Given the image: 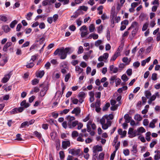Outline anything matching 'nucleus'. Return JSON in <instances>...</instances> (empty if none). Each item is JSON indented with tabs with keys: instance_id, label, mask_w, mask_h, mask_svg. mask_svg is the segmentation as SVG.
Wrapping results in <instances>:
<instances>
[{
	"instance_id": "1",
	"label": "nucleus",
	"mask_w": 160,
	"mask_h": 160,
	"mask_svg": "<svg viewBox=\"0 0 160 160\" xmlns=\"http://www.w3.org/2000/svg\"><path fill=\"white\" fill-rule=\"evenodd\" d=\"M70 49L69 48H64L62 47L60 48L57 49L54 52L55 55L58 54L60 57L61 59H65L67 56V54L69 52Z\"/></svg>"
},
{
	"instance_id": "2",
	"label": "nucleus",
	"mask_w": 160,
	"mask_h": 160,
	"mask_svg": "<svg viewBox=\"0 0 160 160\" xmlns=\"http://www.w3.org/2000/svg\"><path fill=\"white\" fill-rule=\"evenodd\" d=\"M65 119L67 120L68 125L70 128H74L78 124V121L75 120V118L73 116L68 115L66 117Z\"/></svg>"
},
{
	"instance_id": "3",
	"label": "nucleus",
	"mask_w": 160,
	"mask_h": 160,
	"mask_svg": "<svg viewBox=\"0 0 160 160\" xmlns=\"http://www.w3.org/2000/svg\"><path fill=\"white\" fill-rule=\"evenodd\" d=\"M93 159L96 160V159H99L100 158V154L98 155L99 152L100 151V146L97 145L94 146L93 148Z\"/></svg>"
},
{
	"instance_id": "4",
	"label": "nucleus",
	"mask_w": 160,
	"mask_h": 160,
	"mask_svg": "<svg viewBox=\"0 0 160 160\" xmlns=\"http://www.w3.org/2000/svg\"><path fill=\"white\" fill-rule=\"evenodd\" d=\"M89 95L90 96L89 101L91 102H93L94 100V95L96 98H100V92H96L94 94L92 91L89 92Z\"/></svg>"
},
{
	"instance_id": "5",
	"label": "nucleus",
	"mask_w": 160,
	"mask_h": 160,
	"mask_svg": "<svg viewBox=\"0 0 160 160\" xmlns=\"http://www.w3.org/2000/svg\"><path fill=\"white\" fill-rule=\"evenodd\" d=\"M88 27L85 25H83L80 28L81 32V36L82 38H84L88 35L89 32H88Z\"/></svg>"
},
{
	"instance_id": "6",
	"label": "nucleus",
	"mask_w": 160,
	"mask_h": 160,
	"mask_svg": "<svg viewBox=\"0 0 160 160\" xmlns=\"http://www.w3.org/2000/svg\"><path fill=\"white\" fill-rule=\"evenodd\" d=\"M91 108L95 107V111L97 112H100V100L98 99L96 100V102L94 103H92L91 104L90 106Z\"/></svg>"
},
{
	"instance_id": "7",
	"label": "nucleus",
	"mask_w": 160,
	"mask_h": 160,
	"mask_svg": "<svg viewBox=\"0 0 160 160\" xmlns=\"http://www.w3.org/2000/svg\"><path fill=\"white\" fill-rule=\"evenodd\" d=\"M40 87H42V89L41 90L40 92V95L41 97H43L46 93V92L48 89V87L46 85H44L43 84L39 85Z\"/></svg>"
},
{
	"instance_id": "8",
	"label": "nucleus",
	"mask_w": 160,
	"mask_h": 160,
	"mask_svg": "<svg viewBox=\"0 0 160 160\" xmlns=\"http://www.w3.org/2000/svg\"><path fill=\"white\" fill-rule=\"evenodd\" d=\"M123 46H120L118 48L116 51L115 52L113 56L112 57L110 60L115 61L118 56L120 55V50H122Z\"/></svg>"
},
{
	"instance_id": "9",
	"label": "nucleus",
	"mask_w": 160,
	"mask_h": 160,
	"mask_svg": "<svg viewBox=\"0 0 160 160\" xmlns=\"http://www.w3.org/2000/svg\"><path fill=\"white\" fill-rule=\"evenodd\" d=\"M102 119H104L107 121L109 125H111V122L110 121V120L113 119V115L112 114H109V115H106L103 116L102 118Z\"/></svg>"
},
{
	"instance_id": "10",
	"label": "nucleus",
	"mask_w": 160,
	"mask_h": 160,
	"mask_svg": "<svg viewBox=\"0 0 160 160\" xmlns=\"http://www.w3.org/2000/svg\"><path fill=\"white\" fill-rule=\"evenodd\" d=\"M24 110L23 107H20L18 108H15L12 109L10 112L11 114H15L18 113L22 112Z\"/></svg>"
},
{
	"instance_id": "11",
	"label": "nucleus",
	"mask_w": 160,
	"mask_h": 160,
	"mask_svg": "<svg viewBox=\"0 0 160 160\" xmlns=\"http://www.w3.org/2000/svg\"><path fill=\"white\" fill-rule=\"evenodd\" d=\"M106 123H105L106 120L104 119H101V124L102 125V128L103 129H106L108 128L111 126L108 123L107 121H106Z\"/></svg>"
},
{
	"instance_id": "12",
	"label": "nucleus",
	"mask_w": 160,
	"mask_h": 160,
	"mask_svg": "<svg viewBox=\"0 0 160 160\" xmlns=\"http://www.w3.org/2000/svg\"><path fill=\"white\" fill-rule=\"evenodd\" d=\"M81 150L80 149H71L69 151V153L73 155H78L80 152Z\"/></svg>"
},
{
	"instance_id": "13",
	"label": "nucleus",
	"mask_w": 160,
	"mask_h": 160,
	"mask_svg": "<svg viewBox=\"0 0 160 160\" xmlns=\"http://www.w3.org/2000/svg\"><path fill=\"white\" fill-rule=\"evenodd\" d=\"M70 142L69 141H64L62 142V147L63 149H66L68 147L70 146Z\"/></svg>"
},
{
	"instance_id": "14",
	"label": "nucleus",
	"mask_w": 160,
	"mask_h": 160,
	"mask_svg": "<svg viewBox=\"0 0 160 160\" xmlns=\"http://www.w3.org/2000/svg\"><path fill=\"white\" fill-rule=\"evenodd\" d=\"M81 109L79 107H77L74 108L71 112L72 113L75 114L76 116L79 115Z\"/></svg>"
},
{
	"instance_id": "15",
	"label": "nucleus",
	"mask_w": 160,
	"mask_h": 160,
	"mask_svg": "<svg viewBox=\"0 0 160 160\" xmlns=\"http://www.w3.org/2000/svg\"><path fill=\"white\" fill-rule=\"evenodd\" d=\"M138 30H137V29H134L132 31L131 33V35H130L129 37V38L131 40H132L136 35Z\"/></svg>"
},
{
	"instance_id": "16",
	"label": "nucleus",
	"mask_w": 160,
	"mask_h": 160,
	"mask_svg": "<svg viewBox=\"0 0 160 160\" xmlns=\"http://www.w3.org/2000/svg\"><path fill=\"white\" fill-rule=\"evenodd\" d=\"M11 76V74L10 73L5 75L2 80V82L4 83L8 81Z\"/></svg>"
},
{
	"instance_id": "17",
	"label": "nucleus",
	"mask_w": 160,
	"mask_h": 160,
	"mask_svg": "<svg viewBox=\"0 0 160 160\" xmlns=\"http://www.w3.org/2000/svg\"><path fill=\"white\" fill-rule=\"evenodd\" d=\"M83 71V69L81 68L79 66H75V71L77 73H78V74H80L81 73H82V74Z\"/></svg>"
},
{
	"instance_id": "18",
	"label": "nucleus",
	"mask_w": 160,
	"mask_h": 160,
	"mask_svg": "<svg viewBox=\"0 0 160 160\" xmlns=\"http://www.w3.org/2000/svg\"><path fill=\"white\" fill-rule=\"evenodd\" d=\"M20 105L23 108H27L30 105V104L26 102V101L25 100H24L21 103Z\"/></svg>"
},
{
	"instance_id": "19",
	"label": "nucleus",
	"mask_w": 160,
	"mask_h": 160,
	"mask_svg": "<svg viewBox=\"0 0 160 160\" xmlns=\"http://www.w3.org/2000/svg\"><path fill=\"white\" fill-rule=\"evenodd\" d=\"M45 72L43 70L40 71L36 74V76L37 77L41 78L44 75Z\"/></svg>"
},
{
	"instance_id": "20",
	"label": "nucleus",
	"mask_w": 160,
	"mask_h": 160,
	"mask_svg": "<svg viewBox=\"0 0 160 160\" xmlns=\"http://www.w3.org/2000/svg\"><path fill=\"white\" fill-rule=\"evenodd\" d=\"M109 68L110 71L112 72L113 73L117 72L118 70V68L116 67H114L113 65L110 66Z\"/></svg>"
},
{
	"instance_id": "21",
	"label": "nucleus",
	"mask_w": 160,
	"mask_h": 160,
	"mask_svg": "<svg viewBox=\"0 0 160 160\" xmlns=\"http://www.w3.org/2000/svg\"><path fill=\"white\" fill-rule=\"evenodd\" d=\"M2 28L6 33L9 32L11 30V29L9 27L8 25H3L2 27Z\"/></svg>"
},
{
	"instance_id": "22",
	"label": "nucleus",
	"mask_w": 160,
	"mask_h": 160,
	"mask_svg": "<svg viewBox=\"0 0 160 160\" xmlns=\"http://www.w3.org/2000/svg\"><path fill=\"white\" fill-rule=\"evenodd\" d=\"M131 27L134 28V29H137L138 30L139 25L138 23L136 22H133L131 24Z\"/></svg>"
},
{
	"instance_id": "23",
	"label": "nucleus",
	"mask_w": 160,
	"mask_h": 160,
	"mask_svg": "<svg viewBox=\"0 0 160 160\" xmlns=\"http://www.w3.org/2000/svg\"><path fill=\"white\" fill-rule=\"evenodd\" d=\"M124 118L125 120V122L129 123L130 122L132 118L131 117H130L128 114H126L125 115Z\"/></svg>"
},
{
	"instance_id": "24",
	"label": "nucleus",
	"mask_w": 160,
	"mask_h": 160,
	"mask_svg": "<svg viewBox=\"0 0 160 160\" xmlns=\"http://www.w3.org/2000/svg\"><path fill=\"white\" fill-rule=\"evenodd\" d=\"M109 54L108 53H105L102 56H101V62L103 61L104 59L106 60L108 57Z\"/></svg>"
},
{
	"instance_id": "25",
	"label": "nucleus",
	"mask_w": 160,
	"mask_h": 160,
	"mask_svg": "<svg viewBox=\"0 0 160 160\" xmlns=\"http://www.w3.org/2000/svg\"><path fill=\"white\" fill-rule=\"evenodd\" d=\"M139 135L138 130H135L133 131V134L132 135L129 136V137L130 138H133L137 135Z\"/></svg>"
},
{
	"instance_id": "26",
	"label": "nucleus",
	"mask_w": 160,
	"mask_h": 160,
	"mask_svg": "<svg viewBox=\"0 0 160 160\" xmlns=\"http://www.w3.org/2000/svg\"><path fill=\"white\" fill-rule=\"evenodd\" d=\"M50 135L52 139L53 140H54L56 139L57 136L56 132H52L50 133Z\"/></svg>"
},
{
	"instance_id": "27",
	"label": "nucleus",
	"mask_w": 160,
	"mask_h": 160,
	"mask_svg": "<svg viewBox=\"0 0 160 160\" xmlns=\"http://www.w3.org/2000/svg\"><path fill=\"white\" fill-rule=\"evenodd\" d=\"M92 38L94 39H97L98 38V35L96 34H91L88 37V38L91 39Z\"/></svg>"
},
{
	"instance_id": "28",
	"label": "nucleus",
	"mask_w": 160,
	"mask_h": 160,
	"mask_svg": "<svg viewBox=\"0 0 160 160\" xmlns=\"http://www.w3.org/2000/svg\"><path fill=\"white\" fill-rule=\"evenodd\" d=\"M151 134V132H147L146 133V139L147 140L148 142L150 141L151 140L150 139V135Z\"/></svg>"
},
{
	"instance_id": "29",
	"label": "nucleus",
	"mask_w": 160,
	"mask_h": 160,
	"mask_svg": "<svg viewBox=\"0 0 160 160\" xmlns=\"http://www.w3.org/2000/svg\"><path fill=\"white\" fill-rule=\"evenodd\" d=\"M0 20L5 22L8 21V18L7 17L4 15H0Z\"/></svg>"
},
{
	"instance_id": "30",
	"label": "nucleus",
	"mask_w": 160,
	"mask_h": 160,
	"mask_svg": "<svg viewBox=\"0 0 160 160\" xmlns=\"http://www.w3.org/2000/svg\"><path fill=\"white\" fill-rule=\"evenodd\" d=\"M89 29L90 32H93L95 29V27L94 24H91L89 26Z\"/></svg>"
},
{
	"instance_id": "31",
	"label": "nucleus",
	"mask_w": 160,
	"mask_h": 160,
	"mask_svg": "<svg viewBox=\"0 0 160 160\" xmlns=\"http://www.w3.org/2000/svg\"><path fill=\"white\" fill-rule=\"evenodd\" d=\"M88 9V7L84 6H80L79 7V9L78 10V11L79 12V11L81 10H82L84 11H86Z\"/></svg>"
},
{
	"instance_id": "32",
	"label": "nucleus",
	"mask_w": 160,
	"mask_h": 160,
	"mask_svg": "<svg viewBox=\"0 0 160 160\" xmlns=\"http://www.w3.org/2000/svg\"><path fill=\"white\" fill-rule=\"evenodd\" d=\"M71 100L73 104H78V100L77 99L74 98L72 97H71Z\"/></svg>"
},
{
	"instance_id": "33",
	"label": "nucleus",
	"mask_w": 160,
	"mask_h": 160,
	"mask_svg": "<svg viewBox=\"0 0 160 160\" xmlns=\"http://www.w3.org/2000/svg\"><path fill=\"white\" fill-rule=\"evenodd\" d=\"M18 22L16 20H14L12 21L10 23V26L12 28H13L17 24Z\"/></svg>"
},
{
	"instance_id": "34",
	"label": "nucleus",
	"mask_w": 160,
	"mask_h": 160,
	"mask_svg": "<svg viewBox=\"0 0 160 160\" xmlns=\"http://www.w3.org/2000/svg\"><path fill=\"white\" fill-rule=\"evenodd\" d=\"M110 104L109 102L107 103L102 108V110L105 111L107 110L108 108L110 107Z\"/></svg>"
},
{
	"instance_id": "35",
	"label": "nucleus",
	"mask_w": 160,
	"mask_h": 160,
	"mask_svg": "<svg viewBox=\"0 0 160 160\" xmlns=\"http://www.w3.org/2000/svg\"><path fill=\"white\" fill-rule=\"evenodd\" d=\"M33 13L31 12H29L26 15V18L28 20H31V17L32 16Z\"/></svg>"
},
{
	"instance_id": "36",
	"label": "nucleus",
	"mask_w": 160,
	"mask_h": 160,
	"mask_svg": "<svg viewBox=\"0 0 160 160\" xmlns=\"http://www.w3.org/2000/svg\"><path fill=\"white\" fill-rule=\"evenodd\" d=\"M85 94L83 92H81L79 93L78 95V98H84L85 97Z\"/></svg>"
},
{
	"instance_id": "37",
	"label": "nucleus",
	"mask_w": 160,
	"mask_h": 160,
	"mask_svg": "<svg viewBox=\"0 0 160 160\" xmlns=\"http://www.w3.org/2000/svg\"><path fill=\"white\" fill-rule=\"evenodd\" d=\"M134 118L135 119L137 120V121H140L142 120V118L140 115L137 114L135 116Z\"/></svg>"
},
{
	"instance_id": "38",
	"label": "nucleus",
	"mask_w": 160,
	"mask_h": 160,
	"mask_svg": "<svg viewBox=\"0 0 160 160\" xmlns=\"http://www.w3.org/2000/svg\"><path fill=\"white\" fill-rule=\"evenodd\" d=\"M139 133L144 132H146L145 129L143 127H141L138 129Z\"/></svg>"
},
{
	"instance_id": "39",
	"label": "nucleus",
	"mask_w": 160,
	"mask_h": 160,
	"mask_svg": "<svg viewBox=\"0 0 160 160\" xmlns=\"http://www.w3.org/2000/svg\"><path fill=\"white\" fill-rule=\"evenodd\" d=\"M132 149H131V151L134 153H136L137 152V146L135 145H134L132 146Z\"/></svg>"
},
{
	"instance_id": "40",
	"label": "nucleus",
	"mask_w": 160,
	"mask_h": 160,
	"mask_svg": "<svg viewBox=\"0 0 160 160\" xmlns=\"http://www.w3.org/2000/svg\"><path fill=\"white\" fill-rule=\"evenodd\" d=\"M121 79L124 82H126L128 79V78L125 74H123L122 77Z\"/></svg>"
},
{
	"instance_id": "41",
	"label": "nucleus",
	"mask_w": 160,
	"mask_h": 160,
	"mask_svg": "<svg viewBox=\"0 0 160 160\" xmlns=\"http://www.w3.org/2000/svg\"><path fill=\"white\" fill-rule=\"evenodd\" d=\"M78 132L76 131H73L72 133V136L73 138L77 137L78 136Z\"/></svg>"
},
{
	"instance_id": "42",
	"label": "nucleus",
	"mask_w": 160,
	"mask_h": 160,
	"mask_svg": "<svg viewBox=\"0 0 160 160\" xmlns=\"http://www.w3.org/2000/svg\"><path fill=\"white\" fill-rule=\"evenodd\" d=\"M39 80L37 78H35L32 81V84L33 85H35L38 83Z\"/></svg>"
},
{
	"instance_id": "43",
	"label": "nucleus",
	"mask_w": 160,
	"mask_h": 160,
	"mask_svg": "<svg viewBox=\"0 0 160 160\" xmlns=\"http://www.w3.org/2000/svg\"><path fill=\"white\" fill-rule=\"evenodd\" d=\"M145 96L146 98L148 99L149 98L150 96L151 95V92L148 91H146L145 92Z\"/></svg>"
},
{
	"instance_id": "44",
	"label": "nucleus",
	"mask_w": 160,
	"mask_h": 160,
	"mask_svg": "<svg viewBox=\"0 0 160 160\" xmlns=\"http://www.w3.org/2000/svg\"><path fill=\"white\" fill-rule=\"evenodd\" d=\"M34 134L35 136L38 137L39 138H41V134L40 133L37 131H35L34 132Z\"/></svg>"
},
{
	"instance_id": "45",
	"label": "nucleus",
	"mask_w": 160,
	"mask_h": 160,
	"mask_svg": "<svg viewBox=\"0 0 160 160\" xmlns=\"http://www.w3.org/2000/svg\"><path fill=\"white\" fill-rule=\"evenodd\" d=\"M70 76L71 74L69 73L66 74L65 76V81L66 82H67L70 78Z\"/></svg>"
},
{
	"instance_id": "46",
	"label": "nucleus",
	"mask_w": 160,
	"mask_h": 160,
	"mask_svg": "<svg viewBox=\"0 0 160 160\" xmlns=\"http://www.w3.org/2000/svg\"><path fill=\"white\" fill-rule=\"evenodd\" d=\"M58 1L63 2V5L67 4L69 3V0H58Z\"/></svg>"
},
{
	"instance_id": "47",
	"label": "nucleus",
	"mask_w": 160,
	"mask_h": 160,
	"mask_svg": "<svg viewBox=\"0 0 160 160\" xmlns=\"http://www.w3.org/2000/svg\"><path fill=\"white\" fill-rule=\"evenodd\" d=\"M60 158L61 159H62L64 158V154L63 151H60L59 152Z\"/></svg>"
},
{
	"instance_id": "48",
	"label": "nucleus",
	"mask_w": 160,
	"mask_h": 160,
	"mask_svg": "<svg viewBox=\"0 0 160 160\" xmlns=\"http://www.w3.org/2000/svg\"><path fill=\"white\" fill-rule=\"evenodd\" d=\"M34 65V64L32 62H31L30 63L26 65V67L28 68H31Z\"/></svg>"
},
{
	"instance_id": "49",
	"label": "nucleus",
	"mask_w": 160,
	"mask_h": 160,
	"mask_svg": "<svg viewBox=\"0 0 160 160\" xmlns=\"http://www.w3.org/2000/svg\"><path fill=\"white\" fill-rule=\"evenodd\" d=\"M101 18L103 20H104L106 19H108L109 17H108L106 14V13H103L101 17Z\"/></svg>"
},
{
	"instance_id": "50",
	"label": "nucleus",
	"mask_w": 160,
	"mask_h": 160,
	"mask_svg": "<svg viewBox=\"0 0 160 160\" xmlns=\"http://www.w3.org/2000/svg\"><path fill=\"white\" fill-rule=\"evenodd\" d=\"M69 111V109H65L60 111V114H62L63 113L66 114Z\"/></svg>"
},
{
	"instance_id": "51",
	"label": "nucleus",
	"mask_w": 160,
	"mask_h": 160,
	"mask_svg": "<svg viewBox=\"0 0 160 160\" xmlns=\"http://www.w3.org/2000/svg\"><path fill=\"white\" fill-rule=\"evenodd\" d=\"M80 66L83 68H85L87 66V64L85 62L83 61L80 63Z\"/></svg>"
},
{
	"instance_id": "52",
	"label": "nucleus",
	"mask_w": 160,
	"mask_h": 160,
	"mask_svg": "<svg viewBox=\"0 0 160 160\" xmlns=\"http://www.w3.org/2000/svg\"><path fill=\"white\" fill-rule=\"evenodd\" d=\"M38 55H34L32 56L31 57V58L30 60V62H34L35 60L37 58V57L38 56Z\"/></svg>"
},
{
	"instance_id": "53",
	"label": "nucleus",
	"mask_w": 160,
	"mask_h": 160,
	"mask_svg": "<svg viewBox=\"0 0 160 160\" xmlns=\"http://www.w3.org/2000/svg\"><path fill=\"white\" fill-rule=\"evenodd\" d=\"M92 139L89 138H88L85 140V142L86 143H89L91 142H92Z\"/></svg>"
},
{
	"instance_id": "54",
	"label": "nucleus",
	"mask_w": 160,
	"mask_h": 160,
	"mask_svg": "<svg viewBox=\"0 0 160 160\" xmlns=\"http://www.w3.org/2000/svg\"><path fill=\"white\" fill-rule=\"evenodd\" d=\"M62 125L63 128L66 129L67 128L68 122L67 121H65L63 122L62 123Z\"/></svg>"
},
{
	"instance_id": "55",
	"label": "nucleus",
	"mask_w": 160,
	"mask_h": 160,
	"mask_svg": "<svg viewBox=\"0 0 160 160\" xmlns=\"http://www.w3.org/2000/svg\"><path fill=\"white\" fill-rule=\"evenodd\" d=\"M148 25V24L147 23H146L144 24L143 26V27L142 29V31H145L147 28Z\"/></svg>"
},
{
	"instance_id": "56",
	"label": "nucleus",
	"mask_w": 160,
	"mask_h": 160,
	"mask_svg": "<svg viewBox=\"0 0 160 160\" xmlns=\"http://www.w3.org/2000/svg\"><path fill=\"white\" fill-rule=\"evenodd\" d=\"M152 78L154 81L156 80L157 79V74L156 73H153L152 75Z\"/></svg>"
},
{
	"instance_id": "57",
	"label": "nucleus",
	"mask_w": 160,
	"mask_h": 160,
	"mask_svg": "<svg viewBox=\"0 0 160 160\" xmlns=\"http://www.w3.org/2000/svg\"><path fill=\"white\" fill-rule=\"evenodd\" d=\"M51 125H55V121L53 119H50L48 121Z\"/></svg>"
},
{
	"instance_id": "58",
	"label": "nucleus",
	"mask_w": 160,
	"mask_h": 160,
	"mask_svg": "<svg viewBox=\"0 0 160 160\" xmlns=\"http://www.w3.org/2000/svg\"><path fill=\"white\" fill-rule=\"evenodd\" d=\"M123 153L125 156H128L129 154V151L128 149L124 150L123 151Z\"/></svg>"
},
{
	"instance_id": "59",
	"label": "nucleus",
	"mask_w": 160,
	"mask_h": 160,
	"mask_svg": "<svg viewBox=\"0 0 160 160\" xmlns=\"http://www.w3.org/2000/svg\"><path fill=\"white\" fill-rule=\"evenodd\" d=\"M28 122H27V121L24 122L23 123H22L21 124V125L20 128H23L26 125L28 126Z\"/></svg>"
},
{
	"instance_id": "60",
	"label": "nucleus",
	"mask_w": 160,
	"mask_h": 160,
	"mask_svg": "<svg viewBox=\"0 0 160 160\" xmlns=\"http://www.w3.org/2000/svg\"><path fill=\"white\" fill-rule=\"evenodd\" d=\"M51 66V64L49 62H47L46 63L45 65V67L47 69H48L50 68V66Z\"/></svg>"
},
{
	"instance_id": "61",
	"label": "nucleus",
	"mask_w": 160,
	"mask_h": 160,
	"mask_svg": "<svg viewBox=\"0 0 160 160\" xmlns=\"http://www.w3.org/2000/svg\"><path fill=\"white\" fill-rule=\"evenodd\" d=\"M132 70L131 69H128L126 72L127 74L129 76H130L132 74Z\"/></svg>"
},
{
	"instance_id": "62",
	"label": "nucleus",
	"mask_w": 160,
	"mask_h": 160,
	"mask_svg": "<svg viewBox=\"0 0 160 160\" xmlns=\"http://www.w3.org/2000/svg\"><path fill=\"white\" fill-rule=\"evenodd\" d=\"M53 18L52 17H48L47 18V21L49 24H51L53 21Z\"/></svg>"
},
{
	"instance_id": "63",
	"label": "nucleus",
	"mask_w": 160,
	"mask_h": 160,
	"mask_svg": "<svg viewBox=\"0 0 160 160\" xmlns=\"http://www.w3.org/2000/svg\"><path fill=\"white\" fill-rule=\"evenodd\" d=\"M140 65V63L138 62H135L133 63V66L135 67L136 68H137L139 67Z\"/></svg>"
},
{
	"instance_id": "64",
	"label": "nucleus",
	"mask_w": 160,
	"mask_h": 160,
	"mask_svg": "<svg viewBox=\"0 0 160 160\" xmlns=\"http://www.w3.org/2000/svg\"><path fill=\"white\" fill-rule=\"evenodd\" d=\"M78 60H73L71 62L72 64L74 66H75L76 65L78 64Z\"/></svg>"
}]
</instances>
